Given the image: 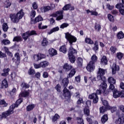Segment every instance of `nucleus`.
<instances>
[{"label": "nucleus", "mask_w": 124, "mask_h": 124, "mask_svg": "<svg viewBox=\"0 0 124 124\" xmlns=\"http://www.w3.org/2000/svg\"><path fill=\"white\" fill-rule=\"evenodd\" d=\"M113 96L114 98H118V97H121L122 98L124 97V91H120L117 89H115L113 91Z\"/></svg>", "instance_id": "423d86ee"}, {"label": "nucleus", "mask_w": 124, "mask_h": 124, "mask_svg": "<svg viewBox=\"0 0 124 124\" xmlns=\"http://www.w3.org/2000/svg\"><path fill=\"white\" fill-rule=\"evenodd\" d=\"M102 101L103 102V104L104 107H106L107 108H109L110 106L109 105V103H108V101H107V100H102Z\"/></svg>", "instance_id": "4d7b16f0"}, {"label": "nucleus", "mask_w": 124, "mask_h": 124, "mask_svg": "<svg viewBox=\"0 0 124 124\" xmlns=\"http://www.w3.org/2000/svg\"><path fill=\"white\" fill-rule=\"evenodd\" d=\"M2 43H3L4 45H8V44H10V41L7 39H3L2 41Z\"/></svg>", "instance_id": "69168bd1"}, {"label": "nucleus", "mask_w": 124, "mask_h": 124, "mask_svg": "<svg viewBox=\"0 0 124 124\" xmlns=\"http://www.w3.org/2000/svg\"><path fill=\"white\" fill-rule=\"evenodd\" d=\"M62 68L65 71V72H69L73 68V66L68 64V63H65L62 66Z\"/></svg>", "instance_id": "9d476101"}, {"label": "nucleus", "mask_w": 124, "mask_h": 124, "mask_svg": "<svg viewBox=\"0 0 124 124\" xmlns=\"http://www.w3.org/2000/svg\"><path fill=\"white\" fill-rule=\"evenodd\" d=\"M83 113L85 117H92V115H90V107H85L83 109Z\"/></svg>", "instance_id": "ddd939ff"}, {"label": "nucleus", "mask_w": 124, "mask_h": 124, "mask_svg": "<svg viewBox=\"0 0 124 124\" xmlns=\"http://www.w3.org/2000/svg\"><path fill=\"white\" fill-rule=\"evenodd\" d=\"M103 91L100 90V89H97L96 91V93H92V94H96L97 95V94H101V93H102Z\"/></svg>", "instance_id": "774afa93"}, {"label": "nucleus", "mask_w": 124, "mask_h": 124, "mask_svg": "<svg viewBox=\"0 0 124 124\" xmlns=\"http://www.w3.org/2000/svg\"><path fill=\"white\" fill-rule=\"evenodd\" d=\"M71 95H72L71 92L67 88H64L63 89V96L64 97L68 98V99H70L71 98Z\"/></svg>", "instance_id": "0eeeda50"}, {"label": "nucleus", "mask_w": 124, "mask_h": 124, "mask_svg": "<svg viewBox=\"0 0 124 124\" xmlns=\"http://www.w3.org/2000/svg\"><path fill=\"white\" fill-rule=\"evenodd\" d=\"M16 16L18 18V20H21L24 16H25V12H24V10L21 9L19 12L16 14Z\"/></svg>", "instance_id": "4468645a"}, {"label": "nucleus", "mask_w": 124, "mask_h": 124, "mask_svg": "<svg viewBox=\"0 0 124 124\" xmlns=\"http://www.w3.org/2000/svg\"><path fill=\"white\" fill-rule=\"evenodd\" d=\"M35 107V105L34 104L29 105L26 107V110L27 111H28V112H31V111H32V110H33Z\"/></svg>", "instance_id": "2f4dec72"}, {"label": "nucleus", "mask_w": 124, "mask_h": 124, "mask_svg": "<svg viewBox=\"0 0 124 124\" xmlns=\"http://www.w3.org/2000/svg\"><path fill=\"white\" fill-rule=\"evenodd\" d=\"M108 81L109 84H116V79L112 77H109L108 78Z\"/></svg>", "instance_id": "79ce46f5"}, {"label": "nucleus", "mask_w": 124, "mask_h": 124, "mask_svg": "<svg viewBox=\"0 0 124 124\" xmlns=\"http://www.w3.org/2000/svg\"><path fill=\"white\" fill-rule=\"evenodd\" d=\"M49 10H51V7L49 6H43L41 8V11H42V12H44V13H45V12H48Z\"/></svg>", "instance_id": "a878e982"}, {"label": "nucleus", "mask_w": 124, "mask_h": 124, "mask_svg": "<svg viewBox=\"0 0 124 124\" xmlns=\"http://www.w3.org/2000/svg\"><path fill=\"white\" fill-rule=\"evenodd\" d=\"M29 36H31V35H37V33L36 31L34 30H32L31 31H27Z\"/></svg>", "instance_id": "de8ad7c7"}, {"label": "nucleus", "mask_w": 124, "mask_h": 124, "mask_svg": "<svg viewBox=\"0 0 124 124\" xmlns=\"http://www.w3.org/2000/svg\"><path fill=\"white\" fill-rule=\"evenodd\" d=\"M93 64H92L90 62H89V64H88L87 66L86 67V69L89 72H92V71H93Z\"/></svg>", "instance_id": "bb28decb"}, {"label": "nucleus", "mask_w": 124, "mask_h": 124, "mask_svg": "<svg viewBox=\"0 0 124 124\" xmlns=\"http://www.w3.org/2000/svg\"><path fill=\"white\" fill-rule=\"evenodd\" d=\"M33 59L34 60V61H36V62H38V61H40V59L39 58V55L38 54H34L33 56Z\"/></svg>", "instance_id": "052dcab7"}, {"label": "nucleus", "mask_w": 124, "mask_h": 124, "mask_svg": "<svg viewBox=\"0 0 124 124\" xmlns=\"http://www.w3.org/2000/svg\"><path fill=\"white\" fill-rule=\"evenodd\" d=\"M11 6V3L9 2V0H6L4 2V7L5 8H9Z\"/></svg>", "instance_id": "09e8293b"}, {"label": "nucleus", "mask_w": 124, "mask_h": 124, "mask_svg": "<svg viewBox=\"0 0 124 124\" xmlns=\"http://www.w3.org/2000/svg\"><path fill=\"white\" fill-rule=\"evenodd\" d=\"M100 63L103 65H107V64H108V60L107 59V57L103 56L101 59Z\"/></svg>", "instance_id": "f3484780"}, {"label": "nucleus", "mask_w": 124, "mask_h": 124, "mask_svg": "<svg viewBox=\"0 0 124 124\" xmlns=\"http://www.w3.org/2000/svg\"><path fill=\"white\" fill-rule=\"evenodd\" d=\"M41 64V66L42 68H45V67H47L49 65V62L45 61L40 62Z\"/></svg>", "instance_id": "7c9ffc66"}, {"label": "nucleus", "mask_w": 124, "mask_h": 124, "mask_svg": "<svg viewBox=\"0 0 124 124\" xmlns=\"http://www.w3.org/2000/svg\"><path fill=\"white\" fill-rule=\"evenodd\" d=\"M60 118L61 117L59 114H58L57 113L55 114L54 116L52 117V122L57 124V122H58V120H59V119H60Z\"/></svg>", "instance_id": "cd10ccee"}, {"label": "nucleus", "mask_w": 124, "mask_h": 124, "mask_svg": "<svg viewBox=\"0 0 124 124\" xmlns=\"http://www.w3.org/2000/svg\"><path fill=\"white\" fill-rule=\"evenodd\" d=\"M21 36L25 41H27L29 37H30V36L29 35V32H28V31L25 33H22Z\"/></svg>", "instance_id": "473e14b6"}, {"label": "nucleus", "mask_w": 124, "mask_h": 124, "mask_svg": "<svg viewBox=\"0 0 124 124\" xmlns=\"http://www.w3.org/2000/svg\"><path fill=\"white\" fill-rule=\"evenodd\" d=\"M77 62L78 66H82L83 65V59L81 57H78L77 60Z\"/></svg>", "instance_id": "a19ab883"}, {"label": "nucleus", "mask_w": 124, "mask_h": 124, "mask_svg": "<svg viewBox=\"0 0 124 124\" xmlns=\"http://www.w3.org/2000/svg\"><path fill=\"white\" fill-rule=\"evenodd\" d=\"M108 121V115L107 114H104L101 118V122L102 124H105Z\"/></svg>", "instance_id": "b1692460"}, {"label": "nucleus", "mask_w": 124, "mask_h": 124, "mask_svg": "<svg viewBox=\"0 0 124 124\" xmlns=\"http://www.w3.org/2000/svg\"><path fill=\"white\" fill-rule=\"evenodd\" d=\"M54 89L55 90H56V91H57V92H58V93H61V90H62V86H61V85L60 84H58L57 85H56Z\"/></svg>", "instance_id": "5fc2aeb1"}, {"label": "nucleus", "mask_w": 124, "mask_h": 124, "mask_svg": "<svg viewBox=\"0 0 124 124\" xmlns=\"http://www.w3.org/2000/svg\"><path fill=\"white\" fill-rule=\"evenodd\" d=\"M65 37L70 44V46L69 48H71V47H73L72 46L73 43H75V42L77 41V38H76L75 36L71 35V34L69 32L65 33Z\"/></svg>", "instance_id": "7ed1b4c3"}, {"label": "nucleus", "mask_w": 124, "mask_h": 124, "mask_svg": "<svg viewBox=\"0 0 124 124\" xmlns=\"http://www.w3.org/2000/svg\"><path fill=\"white\" fill-rule=\"evenodd\" d=\"M108 18L110 22H111L112 23H114L115 22V19L114 18V16L111 14H108Z\"/></svg>", "instance_id": "3c124183"}, {"label": "nucleus", "mask_w": 124, "mask_h": 124, "mask_svg": "<svg viewBox=\"0 0 124 124\" xmlns=\"http://www.w3.org/2000/svg\"><path fill=\"white\" fill-rule=\"evenodd\" d=\"M61 84L62 86H63V88H66L68 86V84H69V79H68V78H65L62 80Z\"/></svg>", "instance_id": "2eb2a0df"}, {"label": "nucleus", "mask_w": 124, "mask_h": 124, "mask_svg": "<svg viewBox=\"0 0 124 124\" xmlns=\"http://www.w3.org/2000/svg\"><path fill=\"white\" fill-rule=\"evenodd\" d=\"M92 117H93V116H88L86 118L87 122H88L89 124H93V119H92Z\"/></svg>", "instance_id": "6e6d98bb"}, {"label": "nucleus", "mask_w": 124, "mask_h": 124, "mask_svg": "<svg viewBox=\"0 0 124 124\" xmlns=\"http://www.w3.org/2000/svg\"><path fill=\"white\" fill-rule=\"evenodd\" d=\"M41 21H43V18L41 17V16H38L35 17L34 19H33L32 18H31V25L33 24H36V23L41 22Z\"/></svg>", "instance_id": "1a4fd4ad"}, {"label": "nucleus", "mask_w": 124, "mask_h": 124, "mask_svg": "<svg viewBox=\"0 0 124 124\" xmlns=\"http://www.w3.org/2000/svg\"><path fill=\"white\" fill-rule=\"evenodd\" d=\"M68 26H69V24L66 23H64L61 25L60 28L64 29V28H67Z\"/></svg>", "instance_id": "338daca9"}, {"label": "nucleus", "mask_w": 124, "mask_h": 124, "mask_svg": "<svg viewBox=\"0 0 124 124\" xmlns=\"http://www.w3.org/2000/svg\"><path fill=\"white\" fill-rule=\"evenodd\" d=\"M48 40L47 38H43V40L41 43L42 46L45 47V46H47L48 45Z\"/></svg>", "instance_id": "e433bc0d"}, {"label": "nucleus", "mask_w": 124, "mask_h": 124, "mask_svg": "<svg viewBox=\"0 0 124 124\" xmlns=\"http://www.w3.org/2000/svg\"><path fill=\"white\" fill-rule=\"evenodd\" d=\"M76 74V69L72 68L70 71L69 73L67 75V78H72L74 75Z\"/></svg>", "instance_id": "a211bd4d"}, {"label": "nucleus", "mask_w": 124, "mask_h": 124, "mask_svg": "<svg viewBox=\"0 0 124 124\" xmlns=\"http://www.w3.org/2000/svg\"><path fill=\"white\" fill-rule=\"evenodd\" d=\"M9 71H10V69H9V68H4L2 70L3 73L1 74V76H3V77H7L9 75Z\"/></svg>", "instance_id": "dca6fc26"}, {"label": "nucleus", "mask_w": 124, "mask_h": 124, "mask_svg": "<svg viewBox=\"0 0 124 124\" xmlns=\"http://www.w3.org/2000/svg\"><path fill=\"white\" fill-rule=\"evenodd\" d=\"M21 86L23 88H25V89H29V88H30V85L25 82H22Z\"/></svg>", "instance_id": "680f3d73"}, {"label": "nucleus", "mask_w": 124, "mask_h": 124, "mask_svg": "<svg viewBox=\"0 0 124 124\" xmlns=\"http://www.w3.org/2000/svg\"><path fill=\"white\" fill-rule=\"evenodd\" d=\"M117 37L118 39H123L124 38V33L123 31H120L117 33Z\"/></svg>", "instance_id": "c9c22d12"}, {"label": "nucleus", "mask_w": 124, "mask_h": 124, "mask_svg": "<svg viewBox=\"0 0 124 124\" xmlns=\"http://www.w3.org/2000/svg\"><path fill=\"white\" fill-rule=\"evenodd\" d=\"M3 88H5V89L8 88V82L7 81V80H6V78H4L2 81L1 89H3Z\"/></svg>", "instance_id": "6ab92c4d"}, {"label": "nucleus", "mask_w": 124, "mask_h": 124, "mask_svg": "<svg viewBox=\"0 0 124 124\" xmlns=\"http://www.w3.org/2000/svg\"><path fill=\"white\" fill-rule=\"evenodd\" d=\"M105 71H106L105 69L99 68L97 73V78L98 80H101L103 82L102 83H106V81H107L106 77L104 76V75H105Z\"/></svg>", "instance_id": "20e7f679"}, {"label": "nucleus", "mask_w": 124, "mask_h": 124, "mask_svg": "<svg viewBox=\"0 0 124 124\" xmlns=\"http://www.w3.org/2000/svg\"><path fill=\"white\" fill-rule=\"evenodd\" d=\"M23 40L22 39V38L20 36H16L14 37L13 41L15 42V41L16 42H20V41H22Z\"/></svg>", "instance_id": "a18cd8bd"}, {"label": "nucleus", "mask_w": 124, "mask_h": 124, "mask_svg": "<svg viewBox=\"0 0 124 124\" xmlns=\"http://www.w3.org/2000/svg\"><path fill=\"white\" fill-rule=\"evenodd\" d=\"M0 105H4L3 107H7L8 104L6 103V102L4 100H1L0 101Z\"/></svg>", "instance_id": "e2e57ef3"}, {"label": "nucleus", "mask_w": 124, "mask_h": 124, "mask_svg": "<svg viewBox=\"0 0 124 124\" xmlns=\"http://www.w3.org/2000/svg\"><path fill=\"white\" fill-rule=\"evenodd\" d=\"M79 99L77 101V104L78 105H81L82 104L84 103V100L83 98L80 97L78 98Z\"/></svg>", "instance_id": "13d9d810"}, {"label": "nucleus", "mask_w": 124, "mask_h": 124, "mask_svg": "<svg viewBox=\"0 0 124 124\" xmlns=\"http://www.w3.org/2000/svg\"><path fill=\"white\" fill-rule=\"evenodd\" d=\"M42 26V22H40L38 24V29L39 30H45V29H47V28H48V26H47L46 25L45 26H43L42 27H41Z\"/></svg>", "instance_id": "603ef678"}, {"label": "nucleus", "mask_w": 124, "mask_h": 124, "mask_svg": "<svg viewBox=\"0 0 124 124\" xmlns=\"http://www.w3.org/2000/svg\"><path fill=\"white\" fill-rule=\"evenodd\" d=\"M19 105L20 104L17 103V102H16L15 104H13L12 105H11L8 110L3 112L1 115H0V120H2L3 118L4 119H6L8 116L12 115V114L14 113V109L18 107Z\"/></svg>", "instance_id": "f257e3e1"}, {"label": "nucleus", "mask_w": 124, "mask_h": 124, "mask_svg": "<svg viewBox=\"0 0 124 124\" xmlns=\"http://www.w3.org/2000/svg\"><path fill=\"white\" fill-rule=\"evenodd\" d=\"M108 110V108H106V107L104 106H102L99 108L100 113L102 114H104L105 112H107Z\"/></svg>", "instance_id": "c756f323"}, {"label": "nucleus", "mask_w": 124, "mask_h": 124, "mask_svg": "<svg viewBox=\"0 0 124 124\" xmlns=\"http://www.w3.org/2000/svg\"><path fill=\"white\" fill-rule=\"evenodd\" d=\"M59 51L63 54H66V53H67V48H66V46L64 45L61 46L59 48Z\"/></svg>", "instance_id": "412c9836"}, {"label": "nucleus", "mask_w": 124, "mask_h": 124, "mask_svg": "<svg viewBox=\"0 0 124 124\" xmlns=\"http://www.w3.org/2000/svg\"><path fill=\"white\" fill-rule=\"evenodd\" d=\"M76 120L78 121V124H84V120L82 117H77Z\"/></svg>", "instance_id": "49530a36"}, {"label": "nucleus", "mask_w": 124, "mask_h": 124, "mask_svg": "<svg viewBox=\"0 0 124 124\" xmlns=\"http://www.w3.org/2000/svg\"><path fill=\"white\" fill-rule=\"evenodd\" d=\"M90 99H93V103L96 104L98 102V96L95 94H91L89 95Z\"/></svg>", "instance_id": "9b49d317"}, {"label": "nucleus", "mask_w": 124, "mask_h": 124, "mask_svg": "<svg viewBox=\"0 0 124 124\" xmlns=\"http://www.w3.org/2000/svg\"><path fill=\"white\" fill-rule=\"evenodd\" d=\"M49 54L51 57H54V56H56V55H58V52L57 51V50L54 49V48H50L48 50Z\"/></svg>", "instance_id": "4be33fe9"}, {"label": "nucleus", "mask_w": 124, "mask_h": 124, "mask_svg": "<svg viewBox=\"0 0 124 124\" xmlns=\"http://www.w3.org/2000/svg\"><path fill=\"white\" fill-rule=\"evenodd\" d=\"M115 83H110L109 87V91H115V86L114 85Z\"/></svg>", "instance_id": "0e129e2a"}, {"label": "nucleus", "mask_w": 124, "mask_h": 124, "mask_svg": "<svg viewBox=\"0 0 124 124\" xmlns=\"http://www.w3.org/2000/svg\"><path fill=\"white\" fill-rule=\"evenodd\" d=\"M112 69V74L113 75L116 74L117 73V71H120V66L117 65L116 63H113L112 64V66L111 67Z\"/></svg>", "instance_id": "f8f14e48"}, {"label": "nucleus", "mask_w": 124, "mask_h": 124, "mask_svg": "<svg viewBox=\"0 0 124 124\" xmlns=\"http://www.w3.org/2000/svg\"><path fill=\"white\" fill-rule=\"evenodd\" d=\"M71 5H72L70 3L66 4L63 7L62 10H64V11H67V10H69V9H70V7H71Z\"/></svg>", "instance_id": "c03bdc74"}, {"label": "nucleus", "mask_w": 124, "mask_h": 124, "mask_svg": "<svg viewBox=\"0 0 124 124\" xmlns=\"http://www.w3.org/2000/svg\"><path fill=\"white\" fill-rule=\"evenodd\" d=\"M111 55H114L117 52V48L115 46H111L109 48Z\"/></svg>", "instance_id": "37998d69"}, {"label": "nucleus", "mask_w": 124, "mask_h": 124, "mask_svg": "<svg viewBox=\"0 0 124 124\" xmlns=\"http://www.w3.org/2000/svg\"><path fill=\"white\" fill-rule=\"evenodd\" d=\"M124 53H122L121 52H117L116 53V58L119 61H121L122 59H123V58H124Z\"/></svg>", "instance_id": "ea45409f"}, {"label": "nucleus", "mask_w": 124, "mask_h": 124, "mask_svg": "<svg viewBox=\"0 0 124 124\" xmlns=\"http://www.w3.org/2000/svg\"><path fill=\"white\" fill-rule=\"evenodd\" d=\"M28 73L29 75H34L35 74V70L32 67H31L28 71Z\"/></svg>", "instance_id": "58836bf2"}, {"label": "nucleus", "mask_w": 124, "mask_h": 124, "mask_svg": "<svg viewBox=\"0 0 124 124\" xmlns=\"http://www.w3.org/2000/svg\"><path fill=\"white\" fill-rule=\"evenodd\" d=\"M34 75V78H36L37 79H40V77H41V74L39 72L35 73Z\"/></svg>", "instance_id": "bf43d9fd"}, {"label": "nucleus", "mask_w": 124, "mask_h": 124, "mask_svg": "<svg viewBox=\"0 0 124 124\" xmlns=\"http://www.w3.org/2000/svg\"><path fill=\"white\" fill-rule=\"evenodd\" d=\"M100 88L101 90H103L102 93L104 96H107L109 94V93H110L111 91L109 89H107V84L106 82L102 83L100 85Z\"/></svg>", "instance_id": "39448f33"}, {"label": "nucleus", "mask_w": 124, "mask_h": 124, "mask_svg": "<svg viewBox=\"0 0 124 124\" xmlns=\"http://www.w3.org/2000/svg\"><path fill=\"white\" fill-rule=\"evenodd\" d=\"M108 110H110L111 113H114V112H116V111H117V107H111L109 106L108 108Z\"/></svg>", "instance_id": "8fccbe9b"}, {"label": "nucleus", "mask_w": 124, "mask_h": 124, "mask_svg": "<svg viewBox=\"0 0 124 124\" xmlns=\"http://www.w3.org/2000/svg\"><path fill=\"white\" fill-rule=\"evenodd\" d=\"M15 57L16 59V65H19V64H20V62H21V57H20V54L19 53H15Z\"/></svg>", "instance_id": "5701e85b"}, {"label": "nucleus", "mask_w": 124, "mask_h": 124, "mask_svg": "<svg viewBox=\"0 0 124 124\" xmlns=\"http://www.w3.org/2000/svg\"><path fill=\"white\" fill-rule=\"evenodd\" d=\"M85 42L87 44H90V45H93V44H94L93 41L92 39H91V38H88V37L85 38Z\"/></svg>", "instance_id": "f704fd0d"}, {"label": "nucleus", "mask_w": 124, "mask_h": 124, "mask_svg": "<svg viewBox=\"0 0 124 124\" xmlns=\"http://www.w3.org/2000/svg\"><path fill=\"white\" fill-rule=\"evenodd\" d=\"M97 56L95 54H93L91 57V61L89 62L92 64H94L97 62Z\"/></svg>", "instance_id": "393cba45"}, {"label": "nucleus", "mask_w": 124, "mask_h": 124, "mask_svg": "<svg viewBox=\"0 0 124 124\" xmlns=\"http://www.w3.org/2000/svg\"><path fill=\"white\" fill-rule=\"evenodd\" d=\"M116 124H124V118L119 117L118 119L116 120Z\"/></svg>", "instance_id": "72a5a7b5"}, {"label": "nucleus", "mask_w": 124, "mask_h": 124, "mask_svg": "<svg viewBox=\"0 0 124 124\" xmlns=\"http://www.w3.org/2000/svg\"><path fill=\"white\" fill-rule=\"evenodd\" d=\"M2 30L3 31H8V25H7V23H4L2 25Z\"/></svg>", "instance_id": "864d4df0"}, {"label": "nucleus", "mask_w": 124, "mask_h": 124, "mask_svg": "<svg viewBox=\"0 0 124 124\" xmlns=\"http://www.w3.org/2000/svg\"><path fill=\"white\" fill-rule=\"evenodd\" d=\"M10 18L11 21L13 22V23H14V24H17V23H19V21H20L16 15V14H10Z\"/></svg>", "instance_id": "6e6552de"}, {"label": "nucleus", "mask_w": 124, "mask_h": 124, "mask_svg": "<svg viewBox=\"0 0 124 124\" xmlns=\"http://www.w3.org/2000/svg\"><path fill=\"white\" fill-rule=\"evenodd\" d=\"M75 55H77V50L73 48V47H69L68 50V57L71 63H74L76 61Z\"/></svg>", "instance_id": "f03ea898"}, {"label": "nucleus", "mask_w": 124, "mask_h": 124, "mask_svg": "<svg viewBox=\"0 0 124 124\" xmlns=\"http://www.w3.org/2000/svg\"><path fill=\"white\" fill-rule=\"evenodd\" d=\"M29 96H30V92L27 91L22 92L19 95V97H28Z\"/></svg>", "instance_id": "aec40b11"}, {"label": "nucleus", "mask_w": 124, "mask_h": 124, "mask_svg": "<svg viewBox=\"0 0 124 124\" xmlns=\"http://www.w3.org/2000/svg\"><path fill=\"white\" fill-rule=\"evenodd\" d=\"M93 44L94 46L93 47V51H94L95 52L98 51V49H99L98 46V41H95Z\"/></svg>", "instance_id": "c85d7f7f"}, {"label": "nucleus", "mask_w": 124, "mask_h": 124, "mask_svg": "<svg viewBox=\"0 0 124 124\" xmlns=\"http://www.w3.org/2000/svg\"><path fill=\"white\" fill-rule=\"evenodd\" d=\"M60 31V28L59 27H54L51 30H50V31L48 32V34H52L53 32H55V31Z\"/></svg>", "instance_id": "4c0bfd02"}]
</instances>
